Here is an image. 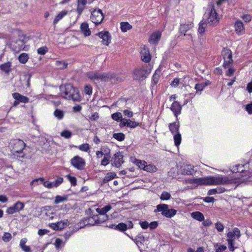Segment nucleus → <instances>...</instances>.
<instances>
[{"instance_id": "1", "label": "nucleus", "mask_w": 252, "mask_h": 252, "mask_svg": "<svg viewBox=\"0 0 252 252\" xmlns=\"http://www.w3.org/2000/svg\"><path fill=\"white\" fill-rule=\"evenodd\" d=\"M239 179L236 177L219 175L202 177V185L218 186L220 185H228L238 184Z\"/></svg>"}, {"instance_id": "2", "label": "nucleus", "mask_w": 252, "mask_h": 252, "mask_svg": "<svg viewBox=\"0 0 252 252\" xmlns=\"http://www.w3.org/2000/svg\"><path fill=\"white\" fill-rule=\"evenodd\" d=\"M60 89L61 96L64 99L74 101H80V95L78 89L74 88L72 85L67 84L61 86Z\"/></svg>"}, {"instance_id": "3", "label": "nucleus", "mask_w": 252, "mask_h": 252, "mask_svg": "<svg viewBox=\"0 0 252 252\" xmlns=\"http://www.w3.org/2000/svg\"><path fill=\"white\" fill-rule=\"evenodd\" d=\"M10 149L13 152V154L20 158H23L25 154L23 151L26 147L25 143L20 139H12L9 145Z\"/></svg>"}, {"instance_id": "4", "label": "nucleus", "mask_w": 252, "mask_h": 252, "mask_svg": "<svg viewBox=\"0 0 252 252\" xmlns=\"http://www.w3.org/2000/svg\"><path fill=\"white\" fill-rule=\"evenodd\" d=\"M194 166L189 164L179 163L177 164V175H192L195 173Z\"/></svg>"}, {"instance_id": "5", "label": "nucleus", "mask_w": 252, "mask_h": 252, "mask_svg": "<svg viewBox=\"0 0 252 252\" xmlns=\"http://www.w3.org/2000/svg\"><path fill=\"white\" fill-rule=\"evenodd\" d=\"M151 69L148 68L147 65H144L135 69L133 72V77L135 80L141 81L145 79L150 73Z\"/></svg>"}, {"instance_id": "6", "label": "nucleus", "mask_w": 252, "mask_h": 252, "mask_svg": "<svg viewBox=\"0 0 252 252\" xmlns=\"http://www.w3.org/2000/svg\"><path fill=\"white\" fill-rule=\"evenodd\" d=\"M105 219H107L106 217H103L99 219L98 215H94L93 217L84 219L82 221L80 222V226L81 227H83L88 225L99 224L103 222Z\"/></svg>"}, {"instance_id": "7", "label": "nucleus", "mask_w": 252, "mask_h": 252, "mask_svg": "<svg viewBox=\"0 0 252 252\" xmlns=\"http://www.w3.org/2000/svg\"><path fill=\"white\" fill-rule=\"evenodd\" d=\"M88 77L94 81H106L113 78V74L110 73H101L99 72H91L88 73Z\"/></svg>"}, {"instance_id": "8", "label": "nucleus", "mask_w": 252, "mask_h": 252, "mask_svg": "<svg viewBox=\"0 0 252 252\" xmlns=\"http://www.w3.org/2000/svg\"><path fill=\"white\" fill-rule=\"evenodd\" d=\"M155 213L161 212L162 215L166 218H170L173 216V209H169V206L165 204L158 205L154 210Z\"/></svg>"}, {"instance_id": "9", "label": "nucleus", "mask_w": 252, "mask_h": 252, "mask_svg": "<svg viewBox=\"0 0 252 252\" xmlns=\"http://www.w3.org/2000/svg\"><path fill=\"white\" fill-rule=\"evenodd\" d=\"M220 21V17L218 15L214 4L211 5L209 10V16L207 19L206 22L208 24L211 26L217 25Z\"/></svg>"}, {"instance_id": "10", "label": "nucleus", "mask_w": 252, "mask_h": 252, "mask_svg": "<svg viewBox=\"0 0 252 252\" xmlns=\"http://www.w3.org/2000/svg\"><path fill=\"white\" fill-rule=\"evenodd\" d=\"M70 164L76 169L79 170H82L86 165V162L84 159L79 156H75L70 160Z\"/></svg>"}, {"instance_id": "11", "label": "nucleus", "mask_w": 252, "mask_h": 252, "mask_svg": "<svg viewBox=\"0 0 252 252\" xmlns=\"http://www.w3.org/2000/svg\"><path fill=\"white\" fill-rule=\"evenodd\" d=\"M104 19L103 14L99 9H95L91 13V20L95 25L101 23Z\"/></svg>"}, {"instance_id": "12", "label": "nucleus", "mask_w": 252, "mask_h": 252, "mask_svg": "<svg viewBox=\"0 0 252 252\" xmlns=\"http://www.w3.org/2000/svg\"><path fill=\"white\" fill-rule=\"evenodd\" d=\"M221 54L224 60L223 66L224 68H226L233 62L232 52L230 49L224 48Z\"/></svg>"}, {"instance_id": "13", "label": "nucleus", "mask_w": 252, "mask_h": 252, "mask_svg": "<svg viewBox=\"0 0 252 252\" xmlns=\"http://www.w3.org/2000/svg\"><path fill=\"white\" fill-rule=\"evenodd\" d=\"M24 204L20 201L16 202L13 206L8 207L6 210L8 214H13L15 213L19 212L24 209Z\"/></svg>"}, {"instance_id": "14", "label": "nucleus", "mask_w": 252, "mask_h": 252, "mask_svg": "<svg viewBox=\"0 0 252 252\" xmlns=\"http://www.w3.org/2000/svg\"><path fill=\"white\" fill-rule=\"evenodd\" d=\"M112 209V206L110 205H107L102 208H97L95 209L96 212L98 214V218L99 219L103 218V217H106L107 219L104 220V222L108 220L109 217L106 215V213L109 212Z\"/></svg>"}, {"instance_id": "15", "label": "nucleus", "mask_w": 252, "mask_h": 252, "mask_svg": "<svg viewBox=\"0 0 252 252\" xmlns=\"http://www.w3.org/2000/svg\"><path fill=\"white\" fill-rule=\"evenodd\" d=\"M94 0H77V6L76 12L78 15H81L85 8L87 4H91L93 2Z\"/></svg>"}, {"instance_id": "16", "label": "nucleus", "mask_w": 252, "mask_h": 252, "mask_svg": "<svg viewBox=\"0 0 252 252\" xmlns=\"http://www.w3.org/2000/svg\"><path fill=\"white\" fill-rule=\"evenodd\" d=\"M244 165H242V164H237L235 166H233L232 168V171L233 172H235L236 173H238V172H242L243 173V174L241 175V177L239 176L240 175H238L236 177V178H238V179H239V182L238 183H239L240 182L242 181V179H241V178L242 177H246L247 176V174H246V173H247L248 172L247 171H244ZM233 177H236V176H233Z\"/></svg>"}, {"instance_id": "17", "label": "nucleus", "mask_w": 252, "mask_h": 252, "mask_svg": "<svg viewBox=\"0 0 252 252\" xmlns=\"http://www.w3.org/2000/svg\"><path fill=\"white\" fill-rule=\"evenodd\" d=\"M142 61L146 63H149L151 60V55L149 49L144 45L140 52Z\"/></svg>"}, {"instance_id": "18", "label": "nucleus", "mask_w": 252, "mask_h": 252, "mask_svg": "<svg viewBox=\"0 0 252 252\" xmlns=\"http://www.w3.org/2000/svg\"><path fill=\"white\" fill-rule=\"evenodd\" d=\"M97 35L102 40L104 45L108 46L111 40V37L108 31L99 32Z\"/></svg>"}, {"instance_id": "19", "label": "nucleus", "mask_w": 252, "mask_h": 252, "mask_svg": "<svg viewBox=\"0 0 252 252\" xmlns=\"http://www.w3.org/2000/svg\"><path fill=\"white\" fill-rule=\"evenodd\" d=\"M69 221L67 220H61L57 223H53L50 225V227L55 230L63 229L68 225Z\"/></svg>"}, {"instance_id": "20", "label": "nucleus", "mask_w": 252, "mask_h": 252, "mask_svg": "<svg viewBox=\"0 0 252 252\" xmlns=\"http://www.w3.org/2000/svg\"><path fill=\"white\" fill-rule=\"evenodd\" d=\"M234 28L236 33L238 35H242L245 32V29L244 24L240 20H237L234 24Z\"/></svg>"}, {"instance_id": "21", "label": "nucleus", "mask_w": 252, "mask_h": 252, "mask_svg": "<svg viewBox=\"0 0 252 252\" xmlns=\"http://www.w3.org/2000/svg\"><path fill=\"white\" fill-rule=\"evenodd\" d=\"M179 127V124L174 123V129L176 130L177 131V133L174 135V144L177 147L178 150L179 146L181 142V135L178 131Z\"/></svg>"}, {"instance_id": "22", "label": "nucleus", "mask_w": 252, "mask_h": 252, "mask_svg": "<svg viewBox=\"0 0 252 252\" xmlns=\"http://www.w3.org/2000/svg\"><path fill=\"white\" fill-rule=\"evenodd\" d=\"M161 33L159 32H157L153 33L149 40L151 44H157L160 39Z\"/></svg>"}, {"instance_id": "23", "label": "nucleus", "mask_w": 252, "mask_h": 252, "mask_svg": "<svg viewBox=\"0 0 252 252\" xmlns=\"http://www.w3.org/2000/svg\"><path fill=\"white\" fill-rule=\"evenodd\" d=\"M123 155L121 152H117L114 156V163L117 167H120L123 163Z\"/></svg>"}, {"instance_id": "24", "label": "nucleus", "mask_w": 252, "mask_h": 252, "mask_svg": "<svg viewBox=\"0 0 252 252\" xmlns=\"http://www.w3.org/2000/svg\"><path fill=\"white\" fill-rule=\"evenodd\" d=\"M189 79V77H184L182 78L174 79V87L178 86L179 88H182L186 86L187 81Z\"/></svg>"}, {"instance_id": "25", "label": "nucleus", "mask_w": 252, "mask_h": 252, "mask_svg": "<svg viewBox=\"0 0 252 252\" xmlns=\"http://www.w3.org/2000/svg\"><path fill=\"white\" fill-rule=\"evenodd\" d=\"M36 182H40L41 183L43 184V186L47 188L48 189H51L53 187H54V186H53L54 184H53V182H49L48 181H44V179L43 178H39L37 179H35L31 183V185L33 184Z\"/></svg>"}, {"instance_id": "26", "label": "nucleus", "mask_w": 252, "mask_h": 252, "mask_svg": "<svg viewBox=\"0 0 252 252\" xmlns=\"http://www.w3.org/2000/svg\"><path fill=\"white\" fill-rule=\"evenodd\" d=\"M12 96L15 100L21 102L27 103L29 101V98L27 96L22 95L18 93H14Z\"/></svg>"}, {"instance_id": "27", "label": "nucleus", "mask_w": 252, "mask_h": 252, "mask_svg": "<svg viewBox=\"0 0 252 252\" xmlns=\"http://www.w3.org/2000/svg\"><path fill=\"white\" fill-rule=\"evenodd\" d=\"M80 29L81 32L85 36H89L91 33V32L89 28L88 24L86 22H84L81 24Z\"/></svg>"}, {"instance_id": "28", "label": "nucleus", "mask_w": 252, "mask_h": 252, "mask_svg": "<svg viewBox=\"0 0 252 252\" xmlns=\"http://www.w3.org/2000/svg\"><path fill=\"white\" fill-rule=\"evenodd\" d=\"M193 27V24L191 22H189L187 24L181 25L180 32L181 33H183L185 35V33L190 30Z\"/></svg>"}, {"instance_id": "29", "label": "nucleus", "mask_w": 252, "mask_h": 252, "mask_svg": "<svg viewBox=\"0 0 252 252\" xmlns=\"http://www.w3.org/2000/svg\"><path fill=\"white\" fill-rule=\"evenodd\" d=\"M186 182L196 186H202V177L199 178H188L185 180Z\"/></svg>"}, {"instance_id": "30", "label": "nucleus", "mask_w": 252, "mask_h": 252, "mask_svg": "<svg viewBox=\"0 0 252 252\" xmlns=\"http://www.w3.org/2000/svg\"><path fill=\"white\" fill-rule=\"evenodd\" d=\"M68 13V11L63 10L60 12L55 18L53 23L54 25L57 24L59 21L62 20Z\"/></svg>"}, {"instance_id": "31", "label": "nucleus", "mask_w": 252, "mask_h": 252, "mask_svg": "<svg viewBox=\"0 0 252 252\" xmlns=\"http://www.w3.org/2000/svg\"><path fill=\"white\" fill-rule=\"evenodd\" d=\"M191 216L194 219L202 221L204 220V216L202 213L200 212L196 211L193 212L191 214Z\"/></svg>"}, {"instance_id": "32", "label": "nucleus", "mask_w": 252, "mask_h": 252, "mask_svg": "<svg viewBox=\"0 0 252 252\" xmlns=\"http://www.w3.org/2000/svg\"><path fill=\"white\" fill-rule=\"evenodd\" d=\"M11 63L10 62L5 63L0 65V69L3 72L8 73L10 71Z\"/></svg>"}, {"instance_id": "33", "label": "nucleus", "mask_w": 252, "mask_h": 252, "mask_svg": "<svg viewBox=\"0 0 252 252\" xmlns=\"http://www.w3.org/2000/svg\"><path fill=\"white\" fill-rule=\"evenodd\" d=\"M120 25L121 31L124 32H126L127 31L130 30L132 28V26L126 22H121Z\"/></svg>"}, {"instance_id": "34", "label": "nucleus", "mask_w": 252, "mask_h": 252, "mask_svg": "<svg viewBox=\"0 0 252 252\" xmlns=\"http://www.w3.org/2000/svg\"><path fill=\"white\" fill-rule=\"evenodd\" d=\"M116 176V174L114 172H108L106 174L105 177L103 179V182L105 183H108L111 180L113 179Z\"/></svg>"}, {"instance_id": "35", "label": "nucleus", "mask_w": 252, "mask_h": 252, "mask_svg": "<svg viewBox=\"0 0 252 252\" xmlns=\"http://www.w3.org/2000/svg\"><path fill=\"white\" fill-rule=\"evenodd\" d=\"M67 200V195H64V196L57 195L55 197V198L54 200V203L55 204H59L61 202H63L66 201Z\"/></svg>"}, {"instance_id": "36", "label": "nucleus", "mask_w": 252, "mask_h": 252, "mask_svg": "<svg viewBox=\"0 0 252 252\" xmlns=\"http://www.w3.org/2000/svg\"><path fill=\"white\" fill-rule=\"evenodd\" d=\"M28 54L25 53L21 54L18 57V60L20 63L23 64L26 63L28 61Z\"/></svg>"}, {"instance_id": "37", "label": "nucleus", "mask_w": 252, "mask_h": 252, "mask_svg": "<svg viewBox=\"0 0 252 252\" xmlns=\"http://www.w3.org/2000/svg\"><path fill=\"white\" fill-rule=\"evenodd\" d=\"M160 73V71L157 69L156 70L155 73L153 75L152 83L154 85H156L158 83Z\"/></svg>"}, {"instance_id": "38", "label": "nucleus", "mask_w": 252, "mask_h": 252, "mask_svg": "<svg viewBox=\"0 0 252 252\" xmlns=\"http://www.w3.org/2000/svg\"><path fill=\"white\" fill-rule=\"evenodd\" d=\"M207 24L205 22L202 21L199 24V28L198 29V32L201 34L204 33L206 28Z\"/></svg>"}, {"instance_id": "39", "label": "nucleus", "mask_w": 252, "mask_h": 252, "mask_svg": "<svg viewBox=\"0 0 252 252\" xmlns=\"http://www.w3.org/2000/svg\"><path fill=\"white\" fill-rule=\"evenodd\" d=\"M174 114L177 117V115L180 114L182 106L177 101H174Z\"/></svg>"}, {"instance_id": "40", "label": "nucleus", "mask_w": 252, "mask_h": 252, "mask_svg": "<svg viewBox=\"0 0 252 252\" xmlns=\"http://www.w3.org/2000/svg\"><path fill=\"white\" fill-rule=\"evenodd\" d=\"M110 157L111 156L109 153L105 154L103 159L101 161V165L103 166L108 165L109 163Z\"/></svg>"}, {"instance_id": "41", "label": "nucleus", "mask_w": 252, "mask_h": 252, "mask_svg": "<svg viewBox=\"0 0 252 252\" xmlns=\"http://www.w3.org/2000/svg\"><path fill=\"white\" fill-rule=\"evenodd\" d=\"M56 66L60 69L65 68L67 66V63L63 61H57L56 62Z\"/></svg>"}, {"instance_id": "42", "label": "nucleus", "mask_w": 252, "mask_h": 252, "mask_svg": "<svg viewBox=\"0 0 252 252\" xmlns=\"http://www.w3.org/2000/svg\"><path fill=\"white\" fill-rule=\"evenodd\" d=\"M112 119L118 122H119L123 118L121 113L117 112L111 115Z\"/></svg>"}, {"instance_id": "43", "label": "nucleus", "mask_w": 252, "mask_h": 252, "mask_svg": "<svg viewBox=\"0 0 252 252\" xmlns=\"http://www.w3.org/2000/svg\"><path fill=\"white\" fill-rule=\"evenodd\" d=\"M113 137L119 141H122L124 140L125 135L124 133L121 132L115 133L113 134Z\"/></svg>"}, {"instance_id": "44", "label": "nucleus", "mask_w": 252, "mask_h": 252, "mask_svg": "<svg viewBox=\"0 0 252 252\" xmlns=\"http://www.w3.org/2000/svg\"><path fill=\"white\" fill-rule=\"evenodd\" d=\"M54 116L59 120H62L64 116V113L62 110L59 109H56L54 113Z\"/></svg>"}, {"instance_id": "45", "label": "nucleus", "mask_w": 252, "mask_h": 252, "mask_svg": "<svg viewBox=\"0 0 252 252\" xmlns=\"http://www.w3.org/2000/svg\"><path fill=\"white\" fill-rule=\"evenodd\" d=\"M72 135V132L68 130H64L61 133V136L66 139L70 138Z\"/></svg>"}, {"instance_id": "46", "label": "nucleus", "mask_w": 252, "mask_h": 252, "mask_svg": "<svg viewBox=\"0 0 252 252\" xmlns=\"http://www.w3.org/2000/svg\"><path fill=\"white\" fill-rule=\"evenodd\" d=\"M48 51V48L46 46L40 47L37 50V53L40 55H45Z\"/></svg>"}, {"instance_id": "47", "label": "nucleus", "mask_w": 252, "mask_h": 252, "mask_svg": "<svg viewBox=\"0 0 252 252\" xmlns=\"http://www.w3.org/2000/svg\"><path fill=\"white\" fill-rule=\"evenodd\" d=\"M116 227L117 230L121 232H124L127 230L126 224L123 222L119 223L117 225Z\"/></svg>"}, {"instance_id": "48", "label": "nucleus", "mask_w": 252, "mask_h": 252, "mask_svg": "<svg viewBox=\"0 0 252 252\" xmlns=\"http://www.w3.org/2000/svg\"><path fill=\"white\" fill-rule=\"evenodd\" d=\"M77 148L81 151L87 152L90 149V146L88 143H84L78 146Z\"/></svg>"}, {"instance_id": "49", "label": "nucleus", "mask_w": 252, "mask_h": 252, "mask_svg": "<svg viewBox=\"0 0 252 252\" xmlns=\"http://www.w3.org/2000/svg\"><path fill=\"white\" fill-rule=\"evenodd\" d=\"M135 163L140 168L142 169H144L147 164V162L145 161L139 159H135Z\"/></svg>"}, {"instance_id": "50", "label": "nucleus", "mask_w": 252, "mask_h": 252, "mask_svg": "<svg viewBox=\"0 0 252 252\" xmlns=\"http://www.w3.org/2000/svg\"><path fill=\"white\" fill-rule=\"evenodd\" d=\"M208 85L207 83H201L196 84L195 86V89L197 91H201L203 90L204 87Z\"/></svg>"}, {"instance_id": "51", "label": "nucleus", "mask_w": 252, "mask_h": 252, "mask_svg": "<svg viewBox=\"0 0 252 252\" xmlns=\"http://www.w3.org/2000/svg\"><path fill=\"white\" fill-rule=\"evenodd\" d=\"M66 177L69 181L72 186H74L76 185L77 180L75 177L68 175L66 176Z\"/></svg>"}, {"instance_id": "52", "label": "nucleus", "mask_w": 252, "mask_h": 252, "mask_svg": "<svg viewBox=\"0 0 252 252\" xmlns=\"http://www.w3.org/2000/svg\"><path fill=\"white\" fill-rule=\"evenodd\" d=\"M54 244L57 249H60L62 246L64 245L63 240L60 238L56 239Z\"/></svg>"}, {"instance_id": "53", "label": "nucleus", "mask_w": 252, "mask_h": 252, "mask_svg": "<svg viewBox=\"0 0 252 252\" xmlns=\"http://www.w3.org/2000/svg\"><path fill=\"white\" fill-rule=\"evenodd\" d=\"M144 170L148 171V172H155L156 170V167L155 166L153 165H145V167L144 169Z\"/></svg>"}, {"instance_id": "54", "label": "nucleus", "mask_w": 252, "mask_h": 252, "mask_svg": "<svg viewBox=\"0 0 252 252\" xmlns=\"http://www.w3.org/2000/svg\"><path fill=\"white\" fill-rule=\"evenodd\" d=\"M215 228L219 232H222L224 229V226L222 223L218 221L215 223Z\"/></svg>"}, {"instance_id": "55", "label": "nucleus", "mask_w": 252, "mask_h": 252, "mask_svg": "<svg viewBox=\"0 0 252 252\" xmlns=\"http://www.w3.org/2000/svg\"><path fill=\"white\" fill-rule=\"evenodd\" d=\"M139 125V123L135 121H132L129 119L127 127L130 128H135Z\"/></svg>"}, {"instance_id": "56", "label": "nucleus", "mask_w": 252, "mask_h": 252, "mask_svg": "<svg viewBox=\"0 0 252 252\" xmlns=\"http://www.w3.org/2000/svg\"><path fill=\"white\" fill-rule=\"evenodd\" d=\"M170 197L171 195L170 193H169L167 192L164 191L161 193L160 198L161 200H165L169 199L170 198Z\"/></svg>"}, {"instance_id": "57", "label": "nucleus", "mask_w": 252, "mask_h": 252, "mask_svg": "<svg viewBox=\"0 0 252 252\" xmlns=\"http://www.w3.org/2000/svg\"><path fill=\"white\" fill-rule=\"evenodd\" d=\"M63 178L62 177L58 178L56 180L53 182L54 187H58L63 182Z\"/></svg>"}, {"instance_id": "58", "label": "nucleus", "mask_w": 252, "mask_h": 252, "mask_svg": "<svg viewBox=\"0 0 252 252\" xmlns=\"http://www.w3.org/2000/svg\"><path fill=\"white\" fill-rule=\"evenodd\" d=\"M11 239V235L8 232H5L3 237L2 240L6 242H9Z\"/></svg>"}, {"instance_id": "59", "label": "nucleus", "mask_w": 252, "mask_h": 252, "mask_svg": "<svg viewBox=\"0 0 252 252\" xmlns=\"http://www.w3.org/2000/svg\"><path fill=\"white\" fill-rule=\"evenodd\" d=\"M84 92L86 94L91 95L92 94V87L91 85H86L84 88Z\"/></svg>"}, {"instance_id": "60", "label": "nucleus", "mask_w": 252, "mask_h": 252, "mask_svg": "<svg viewBox=\"0 0 252 252\" xmlns=\"http://www.w3.org/2000/svg\"><path fill=\"white\" fill-rule=\"evenodd\" d=\"M228 248L230 251H233L234 250V239H227Z\"/></svg>"}, {"instance_id": "61", "label": "nucleus", "mask_w": 252, "mask_h": 252, "mask_svg": "<svg viewBox=\"0 0 252 252\" xmlns=\"http://www.w3.org/2000/svg\"><path fill=\"white\" fill-rule=\"evenodd\" d=\"M123 114L125 116H126L128 118H130L132 117L133 115V112L128 109L124 110L123 111Z\"/></svg>"}, {"instance_id": "62", "label": "nucleus", "mask_w": 252, "mask_h": 252, "mask_svg": "<svg viewBox=\"0 0 252 252\" xmlns=\"http://www.w3.org/2000/svg\"><path fill=\"white\" fill-rule=\"evenodd\" d=\"M226 69H228L227 71L226 72V75L228 76H232L233 73L235 72V69L232 67H230V65L228 66V67H227Z\"/></svg>"}, {"instance_id": "63", "label": "nucleus", "mask_w": 252, "mask_h": 252, "mask_svg": "<svg viewBox=\"0 0 252 252\" xmlns=\"http://www.w3.org/2000/svg\"><path fill=\"white\" fill-rule=\"evenodd\" d=\"M129 119H126L125 118H122L121 121H120L121 122L120 126H128Z\"/></svg>"}, {"instance_id": "64", "label": "nucleus", "mask_w": 252, "mask_h": 252, "mask_svg": "<svg viewBox=\"0 0 252 252\" xmlns=\"http://www.w3.org/2000/svg\"><path fill=\"white\" fill-rule=\"evenodd\" d=\"M187 252H204V251L202 247L198 248L196 251L193 249L189 248L187 250Z\"/></svg>"}]
</instances>
